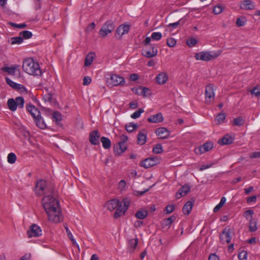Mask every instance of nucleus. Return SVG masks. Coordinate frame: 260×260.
<instances>
[{
  "label": "nucleus",
  "instance_id": "27",
  "mask_svg": "<svg viewBox=\"0 0 260 260\" xmlns=\"http://www.w3.org/2000/svg\"><path fill=\"white\" fill-rule=\"evenodd\" d=\"M19 66L17 65L12 66L11 67H5L2 68V70L7 73L9 75H14L16 71L17 68Z\"/></svg>",
  "mask_w": 260,
  "mask_h": 260
},
{
  "label": "nucleus",
  "instance_id": "35",
  "mask_svg": "<svg viewBox=\"0 0 260 260\" xmlns=\"http://www.w3.org/2000/svg\"><path fill=\"white\" fill-rule=\"evenodd\" d=\"M19 35L21 36L23 38V39H29L32 37V34L30 31L24 30V31H21L19 33Z\"/></svg>",
  "mask_w": 260,
  "mask_h": 260
},
{
  "label": "nucleus",
  "instance_id": "2",
  "mask_svg": "<svg viewBox=\"0 0 260 260\" xmlns=\"http://www.w3.org/2000/svg\"><path fill=\"white\" fill-rule=\"evenodd\" d=\"M129 205V201L127 199H124L120 203L118 199H114L108 201L105 206L111 211L116 209L114 217L118 218L124 214L128 208Z\"/></svg>",
  "mask_w": 260,
  "mask_h": 260
},
{
  "label": "nucleus",
  "instance_id": "46",
  "mask_svg": "<svg viewBox=\"0 0 260 260\" xmlns=\"http://www.w3.org/2000/svg\"><path fill=\"white\" fill-rule=\"evenodd\" d=\"M254 212L252 210H247L244 212V216L247 220H249V219H253L252 216Z\"/></svg>",
  "mask_w": 260,
  "mask_h": 260
},
{
  "label": "nucleus",
  "instance_id": "51",
  "mask_svg": "<svg viewBox=\"0 0 260 260\" xmlns=\"http://www.w3.org/2000/svg\"><path fill=\"white\" fill-rule=\"evenodd\" d=\"M197 43V41L194 38H189L187 41V45L190 47L194 46Z\"/></svg>",
  "mask_w": 260,
  "mask_h": 260
},
{
  "label": "nucleus",
  "instance_id": "61",
  "mask_svg": "<svg viewBox=\"0 0 260 260\" xmlns=\"http://www.w3.org/2000/svg\"><path fill=\"white\" fill-rule=\"evenodd\" d=\"M208 260H220L219 257L215 253L210 254Z\"/></svg>",
  "mask_w": 260,
  "mask_h": 260
},
{
  "label": "nucleus",
  "instance_id": "6",
  "mask_svg": "<svg viewBox=\"0 0 260 260\" xmlns=\"http://www.w3.org/2000/svg\"><path fill=\"white\" fill-rule=\"evenodd\" d=\"M52 189L47 186V183L46 181L40 180L36 182V193L38 196H42L46 193H52Z\"/></svg>",
  "mask_w": 260,
  "mask_h": 260
},
{
  "label": "nucleus",
  "instance_id": "48",
  "mask_svg": "<svg viewBox=\"0 0 260 260\" xmlns=\"http://www.w3.org/2000/svg\"><path fill=\"white\" fill-rule=\"evenodd\" d=\"M239 260H247V253L246 251L243 250L238 254Z\"/></svg>",
  "mask_w": 260,
  "mask_h": 260
},
{
  "label": "nucleus",
  "instance_id": "45",
  "mask_svg": "<svg viewBox=\"0 0 260 260\" xmlns=\"http://www.w3.org/2000/svg\"><path fill=\"white\" fill-rule=\"evenodd\" d=\"M8 24L12 27H15L20 29L25 28L27 26V25L25 23L21 24H16L14 22H8Z\"/></svg>",
  "mask_w": 260,
  "mask_h": 260
},
{
  "label": "nucleus",
  "instance_id": "34",
  "mask_svg": "<svg viewBox=\"0 0 260 260\" xmlns=\"http://www.w3.org/2000/svg\"><path fill=\"white\" fill-rule=\"evenodd\" d=\"M138 127V125L137 123L134 122H131L125 125V129L128 133L133 132L135 129Z\"/></svg>",
  "mask_w": 260,
  "mask_h": 260
},
{
  "label": "nucleus",
  "instance_id": "11",
  "mask_svg": "<svg viewBox=\"0 0 260 260\" xmlns=\"http://www.w3.org/2000/svg\"><path fill=\"white\" fill-rule=\"evenodd\" d=\"M159 160L157 157H149L141 161L140 166L146 169L149 168L159 163Z\"/></svg>",
  "mask_w": 260,
  "mask_h": 260
},
{
  "label": "nucleus",
  "instance_id": "16",
  "mask_svg": "<svg viewBox=\"0 0 260 260\" xmlns=\"http://www.w3.org/2000/svg\"><path fill=\"white\" fill-rule=\"evenodd\" d=\"M213 147V144L211 142H208L204 143L203 145L200 146L196 150V152L197 154H202L207 151H210Z\"/></svg>",
  "mask_w": 260,
  "mask_h": 260
},
{
  "label": "nucleus",
  "instance_id": "17",
  "mask_svg": "<svg viewBox=\"0 0 260 260\" xmlns=\"http://www.w3.org/2000/svg\"><path fill=\"white\" fill-rule=\"evenodd\" d=\"M100 134L99 132L96 130L93 131L89 134V142L92 145H99L100 144Z\"/></svg>",
  "mask_w": 260,
  "mask_h": 260
},
{
  "label": "nucleus",
  "instance_id": "13",
  "mask_svg": "<svg viewBox=\"0 0 260 260\" xmlns=\"http://www.w3.org/2000/svg\"><path fill=\"white\" fill-rule=\"evenodd\" d=\"M155 134L159 139H166L170 135V132L168 129L164 127H160L157 128L155 131Z\"/></svg>",
  "mask_w": 260,
  "mask_h": 260
},
{
  "label": "nucleus",
  "instance_id": "12",
  "mask_svg": "<svg viewBox=\"0 0 260 260\" xmlns=\"http://www.w3.org/2000/svg\"><path fill=\"white\" fill-rule=\"evenodd\" d=\"M27 235L28 238L38 237L42 235V230L38 225L34 224L30 226L27 232Z\"/></svg>",
  "mask_w": 260,
  "mask_h": 260
},
{
  "label": "nucleus",
  "instance_id": "24",
  "mask_svg": "<svg viewBox=\"0 0 260 260\" xmlns=\"http://www.w3.org/2000/svg\"><path fill=\"white\" fill-rule=\"evenodd\" d=\"M34 121L36 124V125L39 128L42 129H44L47 128V125L41 115L35 118Z\"/></svg>",
  "mask_w": 260,
  "mask_h": 260
},
{
  "label": "nucleus",
  "instance_id": "62",
  "mask_svg": "<svg viewBox=\"0 0 260 260\" xmlns=\"http://www.w3.org/2000/svg\"><path fill=\"white\" fill-rule=\"evenodd\" d=\"M129 79L131 81H135L139 79V75L137 74H132L130 75Z\"/></svg>",
  "mask_w": 260,
  "mask_h": 260
},
{
  "label": "nucleus",
  "instance_id": "40",
  "mask_svg": "<svg viewBox=\"0 0 260 260\" xmlns=\"http://www.w3.org/2000/svg\"><path fill=\"white\" fill-rule=\"evenodd\" d=\"M244 123V120L241 117L235 118L233 120V125L241 126Z\"/></svg>",
  "mask_w": 260,
  "mask_h": 260
},
{
  "label": "nucleus",
  "instance_id": "37",
  "mask_svg": "<svg viewBox=\"0 0 260 260\" xmlns=\"http://www.w3.org/2000/svg\"><path fill=\"white\" fill-rule=\"evenodd\" d=\"M225 117V114L223 113L218 114L215 118V120L217 121V123L220 124L223 123Z\"/></svg>",
  "mask_w": 260,
  "mask_h": 260
},
{
  "label": "nucleus",
  "instance_id": "44",
  "mask_svg": "<svg viewBox=\"0 0 260 260\" xmlns=\"http://www.w3.org/2000/svg\"><path fill=\"white\" fill-rule=\"evenodd\" d=\"M144 110L142 108L139 109L138 111H135L133 114L131 115V117L133 119H137L139 118L141 114L144 112Z\"/></svg>",
  "mask_w": 260,
  "mask_h": 260
},
{
  "label": "nucleus",
  "instance_id": "1",
  "mask_svg": "<svg viewBox=\"0 0 260 260\" xmlns=\"http://www.w3.org/2000/svg\"><path fill=\"white\" fill-rule=\"evenodd\" d=\"M42 204L48 215V219L57 223L62 220L59 202L51 196L44 197Z\"/></svg>",
  "mask_w": 260,
  "mask_h": 260
},
{
  "label": "nucleus",
  "instance_id": "33",
  "mask_svg": "<svg viewBox=\"0 0 260 260\" xmlns=\"http://www.w3.org/2000/svg\"><path fill=\"white\" fill-rule=\"evenodd\" d=\"M148 215V212L147 210H140L137 211L135 214V216L138 219H143L145 218Z\"/></svg>",
  "mask_w": 260,
  "mask_h": 260
},
{
  "label": "nucleus",
  "instance_id": "56",
  "mask_svg": "<svg viewBox=\"0 0 260 260\" xmlns=\"http://www.w3.org/2000/svg\"><path fill=\"white\" fill-rule=\"evenodd\" d=\"M127 140H128L127 136L126 135H122L120 137V141L119 142V143L123 144H126V142H127Z\"/></svg>",
  "mask_w": 260,
  "mask_h": 260
},
{
  "label": "nucleus",
  "instance_id": "49",
  "mask_svg": "<svg viewBox=\"0 0 260 260\" xmlns=\"http://www.w3.org/2000/svg\"><path fill=\"white\" fill-rule=\"evenodd\" d=\"M138 243V242L137 239H132L129 242V245L130 247L134 250L137 246Z\"/></svg>",
  "mask_w": 260,
  "mask_h": 260
},
{
  "label": "nucleus",
  "instance_id": "26",
  "mask_svg": "<svg viewBox=\"0 0 260 260\" xmlns=\"http://www.w3.org/2000/svg\"><path fill=\"white\" fill-rule=\"evenodd\" d=\"M241 8L246 10H253L255 8V5L252 1L245 0L242 2Z\"/></svg>",
  "mask_w": 260,
  "mask_h": 260
},
{
  "label": "nucleus",
  "instance_id": "20",
  "mask_svg": "<svg viewBox=\"0 0 260 260\" xmlns=\"http://www.w3.org/2000/svg\"><path fill=\"white\" fill-rule=\"evenodd\" d=\"M147 140V133L145 129L141 131L137 137V143L140 145L145 144Z\"/></svg>",
  "mask_w": 260,
  "mask_h": 260
},
{
  "label": "nucleus",
  "instance_id": "43",
  "mask_svg": "<svg viewBox=\"0 0 260 260\" xmlns=\"http://www.w3.org/2000/svg\"><path fill=\"white\" fill-rule=\"evenodd\" d=\"M162 151V147L159 144H156L153 147L152 152L155 154H159Z\"/></svg>",
  "mask_w": 260,
  "mask_h": 260
},
{
  "label": "nucleus",
  "instance_id": "38",
  "mask_svg": "<svg viewBox=\"0 0 260 260\" xmlns=\"http://www.w3.org/2000/svg\"><path fill=\"white\" fill-rule=\"evenodd\" d=\"M52 119L58 123L62 119L61 114L58 111H55L52 114Z\"/></svg>",
  "mask_w": 260,
  "mask_h": 260
},
{
  "label": "nucleus",
  "instance_id": "3",
  "mask_svg": "<svg viewBox=\"0 0 260 260\" xmlns=\"http://www.w3.org/2000/svg\"><path fill=\"white\" fill-rule=\"evenodd\" d=\"M22 68L28 74L33 76H41L42 74L40 65L32 58H27L23 61Z\"/></svg>",
  "mask_w": 260,
  "mask_h": 260
},
{
  "label": "nucleus",
  "instance_id": "29",
  "mask_svg": "<svg viewBox=\"0 0 260 260\" xmlns=\"http://www.w3.org/2000/svg\"><path fill=\"white\" fill-rule=\"evenodd\" d=\"M175 219L176 217L175 216H171L169 218L163 219L161 222V224L163 227H170Z\"/></svg>",
  "mask_w": 260,
  "mask_h": 260
},
{
  "label": "nucleus",
  "instance_id": "7",
  "mask_svg": "<svg viewBox=\"0 0 260 260\" xmlns=\"http://www.w3.org/2000/svg\"><path fill=\"white\" fill-rule=\"evenodd\" d=\"M115 29V25L113 21L108 20L103 25L99 31V34L103 37H106L108 34L112 32Z\"/></svg>",
  "mask_w": 260,
  "mask_h": 260
},
{
  "label": "nucleus",
  "instance_id": "25",
  "mask_svg": "<svg viewBox=\"0 0 260 260\" xmlns=\"http://www.w3.org/2000/svg\"><path fill=\"white\" fill-rule=\"evenodd\" d=\"M155 79L158 84H163L167 81L168 76L165 73L162 72L157 75Z\"/></svg>",
  "mask_w": 260,
  "mask_h": 260
},
{
  "label": "nucleus",
  "instance_id": "52",
  "mask_svg": "<svg viewBox=\"0 0 260 260\" xmlns=\"http://www.w3.org/2000/svg\"><path fill=\"white\" fill-rule=\"evenodd\" d=\"M222 7L220 6H216L214 7L213 10V12L216 14H219L222 11Z\"/></svg>",
  "mask_w": 260,
  "mask_h": 260
},
{
  "label": "nucleus",
  "instance_id": "4",
  "mask_svg": "<svg viewBox=\"0 0 260 260\" xmlns=\"http://www.w3.org/2000/svg\"><path fill=\"white\" fill-rule=\"evenodd\" d=\"M221 54L220 51H202L195 54V58L197 60L204 61H209L217 58Z\"/></svg>",
  "mask_w": 260,
  "mask_h": 260
},
{
  "label": "nucleus",
  "instance_id": "57",
  "mask_svg": "<svg viewBox=\"0 0 260 260\" xmlns=\"http://www.w3.org/2000/svg\"><path fill=\"white\" fill-rule=\"evenodd\" d=\"M142 87H143V86H139L138 88H134L132 89V90L136 94H137L139 95H141L142 91Z\"/></svg>",
  "mask_w": 260,
  "mask_h": 260
},
{
  "label": "nucleus",
  "instance_id": "53",
  "mask_svg": "<svg viewBox=\"0 0 260 260\" xmlns=\"http://www.w3.org/2000/svg\"><path fill=\"white\" fill-rule=\"evenodd\" d=\"M245 24V21L244 20V18H238L236 20V25L238 27L244 26Z\"/></svg>",
  "mask_w": 260,
  "mask_h": 260
},
{
  "label": "nucleus",
  "instance_id": "55",
  "mask_svg": "<svg viewBox=\"0 0 260 260\" xmlns=\"http://www.w3.org/2000/svg\"><path fill=\"white\" fill-rule=\"evenodd\" d=\"M251 94H254L256 96H259L260 95V88L256 87H254L251 91Z\"/></svg>",
  "mask_w": 260,
  "mask_h": 260
},
{
  "label": "nucleus",
  "instance_id": "39",
  "mask_svg": "<svg viewBox=\"0 0 260 260\" xmlns=\"http://www.w3.org/2000/svg\"><path fill=\"white\" fill-rule=\"evenodd\" d=\"M6 81L7 83L10 85L11 87L14 88H19V86H22L21 84H17L16 83L12 81L10 79H9L8 77L6 78Z\"/></svg>",
  "mask_w": 260,
  "mask_h": 260
},
{
  "label": "nucleus",
  "instance_id": "21",
  "mask_svg": "<svg viewBox=\"0 0 260 260\" xmlns=\"http://www.w3.org/2000/svg\"><path fill=\"white\" fill-rule=\"evenodd\" d=\"M190 186L187 184H185L182 186L176 193V198L179 199L182 197L184 196L190 191Z\"/></svg>",
  "mask_w": 260,
  "mask_h": 260
},
{
  "label": "nucleus",
  "instance_id": "10",
  "mask_svg": "<svg viewBox=\"0 0 260 260\" xmlns=\"http://www.w3.org/2000/svg\"><path fill=\"white\" fill-rule=\"evenodd\" d=\"M107 81L112 86L123 85L125 83L124 78L116 74L111 75Z\"/></svg>",
  "mask_w": 260,
  "mask_h": 260
},
{
  "label": "nucleus",
  "instance_id": "19",
  "mask_svg": "<svg viewBox=\"0 0 260 260\" xmlns=\"http://www.w3.org/2000/svg\"><path fill=\"white\" fill-rule=\"evenodd\" d=\"M147 120L150 123H159L163 121L164 117L161 113H158L150 116Z\"/></svg>",
  "mask_w": 260,
  "mask_h": 260
},
{
  "label": "nucleus",
  "instance_id": "22",
  "mask_svg": "<svg viewBox=\"0 0 260 260\" xmlns=\"http://www.w3.org/2000/svg\"><path fill=\"white\" fill-rule=\"evenodd\" d=\"M26 108L27 111L32 116L34 119L41 115L38 109L31 104L27 105Z\"/></svg>",
  "mask_w": 260,
  "mask_h": 260
},
{
  "label": "nucleus",
  "instance_id": "31",
  "mask_svg": "<svg viewBox=\"0 0 260 260\" xmlns=\"http://www.w3.org/2000/svg\"><path fill=\"white\" fill-rule=\"evenodd\" d=\"M101 141L104 149H108L111 147V142L108 138L102 137L101 138Z\"/></svg>",
  "mask_w": 260,
  "mask_h": 260
},
{
  "label": "nucleus",
  "instance_id": "59",
  "mask_svg": "<svg viewBox=\"0 0 260 260\" xmlns=\"http://www.w3.org/2000/svg\"><path fill=\"white\" fill-rule=\"evenodd\" d=\"M91 82V79L88 76H85L83 78V84L84 85H89Z\"/></svg>",
  "mask_w": 260,
  "mask_h": 260
},
{
  "label": "nucleus",
  "instance_id": "41",
  "mask_svg": "<svg viewBox=\"0 0 260 260\" xmlns=\"http://www.w3.org/2000/svg\"><path fill=\"white\" fill-rule=\"evenodd\" d=\"M16 155L14 153H10L7 157L8 162L10 164H14L16 160Z\"/></svg>",
  "mask_w": 260,
  "mask_h": 260
},
{
  "label": "nucleus",
  "instance_id": "30",
  "mask_svg": "<svg viewBox=\"0 0 260 260\" xmlns=\"http://www.w3.org/2000/svg\"><path fill=\"white\" fill-rule=\"evenodd\" d=\"M193 204L191 201H187L185 205H184L182 211L186 215H188L190 214L192 208Z\"/></svg>",
  "mask_w": 260,
  "mask_h": 260
},
{
  "label": "nucleus",
  "instance_id": "14",
  "mask_svg": "<svg viewBox=\"0 0 260 260\" xmlns=\"http://www.w3.org/2000/svg\"><path fill=\"white\" fill-rule=\"evenodd\" d=\"M129 30L128 25L122 24L119 25L116 30V37L120 39L123 35L127 34Z\"/></svg>",
  "mask_w": 260,
  "mask_h": 260
},
{
  "label": "nucleus",
  "instance_id": "58",
  "mask_svg": "<svg viewBox=\"0 0 260 260\" xmlns=\"http://www.w3.org/2000/svg\"><path fill=\"white\" fill-rule=\"evenodd\" d=\"M174 209L175 208L174 205H168L165 208V211L167 214H170L174 211Z\"/></svg>",
  "mask_w": 260,
  "mask_h": 260
},
{
  "label": "nucleus",
  "instance_id": "47",
  "mask_svg": "<svg viewBox=\"0 0 260 260\" xmlns=\"http://www.w3.org/2000/svg\"><path fill=\"white\" fill-rule=\"evenodd\" d=\"M151 94L150 89L148 87H142V95L143 97H147L148 96L150 95Z\"/></svg>",
  "mask_w": 260,
  "mask_h": 260
},
{
  "label": "nucleus",
  "instance_id": "50",
  "mask_svg": "<svg viewBox=\"0 0 260 260\" xmlns=\"http://www.w3.org/2000/svg\"><path fill=\"white\" fill-rule=\"evenodd\" d=\"M167 44L169 47H172L176 45V41L173 38H170L167 39Z\"/></svg>",
  "mask_w": 260,
  "mask_h": 260
},
{
  "label": "nucleus",
  "instance_id": "54",
  "mask_svg": "<svg viewBox=\"0 0 260 260\" xmlns=\"http://www.w3.org/2000/svg\"><path fill=\"white\" fill-rule=\"evenodd\" d=\"M43 99L45 102H51L52 101V94L51 93H47L43 96Z\"/></svg>",
  "mask_w": 260,
  "mask_h": 260
},
{
  "label": "nucleus",
  "instance_id": "36",
  "mask_svg": "<svg viewBox=\"0 0 260 260\" xmlns=\"http://www.w3.org/2000/svg\"><path fill=\"white\" fill-rule=\"evenodd\" d=\"M23 38L19 35L18 37H14L11 38V44H20L23 42Z\"/></svg>",
  "mask_w": 260,
  "mask_h": 260
},
{
  "label": "nucleus",
  "instance_id": "8",
  "mask_svg": "<svg viewBox=\"0 0 260 260\" xmlns=\"http://www.w3.org/2000/svg\"><path fill=\"white\" fill-rule=\"evenodd\" d=\"M232 237L231 230L229 227H226L219 235L220 241L222 244H229L231 242Z\"/></svg>",
  "mask_w": 260,
  "mask_h": 260
},
{
  "label": "nucleus",
  "instance_id": "28",
  "mask_svg": "<svg viewBox=\"0 0 260 260\" xmlns=\"http://www.w3.org/2000/svg\"><path fill=\"white\" fill-rule=\"evenodd\" d=\"M95 55L93 52L88 53L84 61V66L85 67L89 66L93 62Z\"/></svg>",
  "mask_w": 260,
  "mask_h": 260
},
{
  "label": "nucleus",
  "instance_id": "5",
  "mask_svg": "<svg viewBox=\"0 0 260 260\" xmlns=\"http://www.w3.org/2000/svg\"><path fill=\"white\" fill-rule=\"evenodd\" d=\"M24 100L22 96L16 97L15 99L10 98L7 101V105L11 111H15L17 108L22 109L24 107Z\"/></svg>",
  "mask_w": 260,
  "mask_h": 260
},
{
  "label": "nucleus",
  "instance_id": "15",
  "mask_svg": "<svg viewBox=\"0 0 260 260\" xmlns=\"http://www.w3.org/2000/svg\"><path fill=\"white\" fill-rule=\"evenodd\" d=\"M150 50L144 49L142 51V55L147 58H151L155 56L157 54V49L153 45L150 44Z\"/></svg>",
  "mask_w": 260,
  "mask_h": 260
},
{
  "label": "nucleus",
  "instance_id": "42",
  "mask_svg": "<svg viewBox=\"0 0 260 260\" xmlns=\"http://www.w3.org/2000/svg\"><path fill=\"white\" fill-rule=\"evenodd\" d=\"M151 38L153 40L159 41L162 38V34L160 32H154L151 34Z\"/></svg>",
  "mask_w": 260,
  "mask_h": 260
},
{
  "label": "nucleus",
  "instance_id": "60",
  "mask_svg": "<svg viewBox=\"0 0 260 260\" xmlns=\"http://www.w3.org/2000/svg\"><path fill=\"white\" fill-rule=\"evenodd\" d=\"M64 227L65 229H66V232L67 233L68 236L69 238V239H73L74 238L71 232L70 231V230L68 228V226L67 225H64Z\"/></svg>",
  "mask_w": 260,
  "mask_h": 260
},
{
  "label": "nucleus",
  "instance_id": "63",
  "mask_svg": "<svg viewBox=\"0 0 260 260\" xmlns=\"http://www.w3.org/2000/svg\"><path fill=\"white\" fill-rule=\"evenodd\" d=\"M126 185L125 181L124 180H121L118 183V188L120 189H123Z\"/></svg>",
  "mask_w": 260,
  "mask_h": 260
},
{
  "label": "nucleus",
  "instance_id": "23",
  "mask_svg": "<svg viewBox=\"0 0 260 260\" xmlns=\"http://www.w3.org/2000/svg\"><path fill=\"white\" fill-rule=\"evenodd\" d=\"M234 140V137L229 135H226L222 139L218 140V143L221 145H229L232 144Z\"/></svg>",
  "mask_w": 260,
  "mask_h": 260
},
{
  "label": "nucleus",
  "instance_id": "32",
  "mask_svg": "<svg viewBox=\"0 0 260 260\" xmlns=\"http://www.w3.org/2000/svg\"><path fill=\"white\" fill-rule=\"evenodd\" d=\"M249 221V230L251 232H254L256 231L257 229V222L256 220H253V219H249L248 220Z\"/></svg>",
  "mask_w": 260,
  "mask_h": 260
},
{
  "label": "nucleus",
  "instance_id": "64",
  "mask_svg": "<svg viewBox=\"0 0 260 260\" xmlns=\"http://www.w3.org/2000/svg\"><path fill=\"white\" fill-rule=\"evenodd\" d=\"M21 133L25 138H28L30 136V133L29 131L22 128L21 129Z\"/></svg>",
  "mask_w": 260,
  "mask_h": 260
},
{
  "label": "nucleus",
  "instance_id": "9",
  "mask_svg": "<svg viewBox=\"0 0 260 260\" xmlns=\"http://www.w3.org/2000/svg\"><path fill=\"white\" fill-rule=\"evenodd\" d=\"M205 94L206 103L210 104L214 100L215 93L213 84H209L206 86Z\"/></svg>",
  "mask_w": 260,
  "mask_h": 260
},
{
  "label": "nucleus",
  "instance_id": "18",
  "mask_svg": "<svg viewBox=\"0 0 260 260\" xmlns=\"http://www.w3.org/2000/svg\"><path fill=\"white\" fill-rule=\"evenodd\" d=\"M114 152L115 155H120L123 153L127 149L126 144L117 143L113 146Z\"/></svg>",
  "mask_w": 260,
  "mask_h": 260
}]
</instances>
